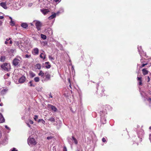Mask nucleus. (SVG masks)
<instances>
[{
  "instance_id": "20e7f679",
  "label": "nucleus",
  "mask_w": 151,
  "mask_h": 151,
  "mask_svg": "<svg viewBox=\"0 0 151 151\" xmlns=\"http://www.w3.org/2000/svg\"><path fill=\"white\" fill-rule=\"evenodd\" d=\"M35 25L38 31L40 30L41 27L42 26V24L41 22L38 21H36Z\"/></svg>"
},
{
  "instance_id": "f8f14e48",
  "label": "nucleus",
  "mask_w": 151,
  "mask_h": 151,
  "mask_svg": "<svg viewBox=\"0 0 151 151\" xmlns=\"http://www.w3.org/2000/svg\"><path fill=\"white\" fill-rule=\"evenodd\" d=\"M45 68L47 69H49L50 68L51 65L49 62H47L45 63Z\"/></svg>"
},
{
  "instance_id": "393cba45",
  "label": "nucleus",
  "mask_w": 151,
  "mask_h": 151,
  "mask_svg": "<svg viewBox=\"0 0 151 151\" xmlns=\"http://www.w3.org/2000/svg\"><path fill=\"white\" fill-rule=\"evenodd\" d=\"M42 122V123L43 124H45V121L42 119H40L38 121V122Z\"/></svg>"
},
{
  "instance_id": "a18cd8bd",
  "label": "nucleus",
  "mask_w": 151,
  "mask_h": 151,
  "mask_svg": "<svg viewBox=\"0 0 151 151\" xmlns=\"http://www.w3.org/2000/svg\"><path fill=\"white\" fill-rule=\"evenodd\" d=\"M27 126L29 127H31V126L30 125V124L28 123H27Z\"/></svg>"
},
{
  "instance_id": "c85d7f7f",
  "label": "nucleus",
  "mask_w": 151,
  "mask_h": 151,
  "mask_svg": "<svg viewBox=\"0 0 151 151\" xmlns=\"http://www.w3.org/2000/svg\"><path fill=\"white\" fill-rule=\"evenodd\" d=\"M49 59L51 60V61H52V60H54V58H53L51 56V55H49Z\"/></svg>"
},
{
  "instance_id": "4d7b16f0",
  "label": "nucleus",
  "mask_w": 151,
  "mask_h": 151,
  "mask_svg": "<svg viewBox=\"0 0 151 151\" xmlns=\"http://www.w3.org/2000/svg\"><path fill=\"white\" fill-rule=\"evenodd\" d=\"M6 127H7V126H6Z\"/></svg>"
},
{
  "instance_id": "de8ad7c7",
  "label": "nucleus",
  "mask_w": 151,
  "mask_h": 151,
  "mask_svg": "<svg viewBox=\"0 0 151 151\" xmlns=\"http://www.w3.org/2000/svg\"><path fill=\"white\" fill-rule=\"evenodd\" d=\"M3 105V104L2 103H1L0 104V106H2Z\"/></svg>"
},
{
  "instance_id": "e433bc0d",
  "label": "nucleus",
  "mask_w": 151,
  "mask_h": 151,
  "mask_svg": "<svg viewBox=\"0 0 151 151\" xmlns=\"http://www.w3.org/2000/svg\"><path fill=\"white\" fill-rule=\"evenodd\" d=\"M102 141L103 142H106V139L105 138L103 137L102 139Z\"/></svg>"
},
{
  "instance_id": "aec40b11",
  "label": "nucleus",
  "mask_w": 151,
  "mask_h": 151,
  "mask_svg": "<svg viewBox=\"0 0 151 151\" xmlns=\"http://www.w3.org/2000/svg\"><path fill=\"white\" fill-rule=\"evenodd\" d=\"M45 74V73H44L42 72V70H40L39 73H38V75L39 76H41V77H43Z\"/></svg>"
},
{
  "instance_id": "2eb2a0df",
  "label": "nucleus",
  "mask_w": 151,
  "mask_h": 151,
  "mask_svg": "<svg viewBox=\"0 0 151 151\" xmlns=\"http://www.w3.org/2000/svg\"><path fill=\"white\" fill-rule=\"evenodd\" d=\"M106 120L105 118L104 117H101V122L103 124L106 123Z\"/></svg>"
},
{
  "instance_id": "6ab92c4d",
  "label": "nucleus",
  "mask_w": 151,
  "mask_h": 151,
  "mask_svg": "<svg viewBox=\"0 0 151 151\" xmlns=\"http://www.w3.org/2000/svg\"><path fill=\"white\" fill-rule=\"evenodd\" d=\"M6 59V57L5 56H1L0 58V60L2 62H4Z\"/></svg>"
},
{
  "instance_id": "c756f323",
  "label": "nucleus",
  "mask_w": 151,
  "mask_h": 151,
  "mask_svg": "<svg viewBox=\"0 0 151 151\" xmlns=\"http://www.w3.org/2000/svg\"><path fill=\"white\" fill-rule=\"evenodd\" d=\"M10 75V73H7L6 74L4 77L5 78H7Z\"/></svg>"
},
{
  "instance_id": "f3484780",
  "label": "nucleus",
  "mask_w": 151,
  "mask_h": 151,
  "mask_svg": "<svg viewBox=\"0 0 151 151\" xmlns=\"http://www.w3.org/2000/svg\"><path fill=\"white\" fill-rule=\"evenodd\" d=\"M40 57L43 59V60H44L46 58V55L45 54H44L43 53H41L40 55Z\"/></svg>"
},
{
  "instance_id": "0eeeda50",
  "label": "nucleus",
  "mask_w": 151,
  "mask_h": 151,
  "mask_svg": "<svg viewBox=\"0 0 151 151\" xmlns=\"http://www.w3.org/2000/svg\"><path fill=\"white\" fill-rule=\"evenodd\" d=\"M137 80L139 81L138 84L139 86H143V83H142V78L137 77Z\"/></svg>"
},
{
  "instance_id": "6e6d98bb",
  "label": "nucleus",
  "mask_w": 151,
  "mask_h": 151,
  "mask_svg": "<svg viewBox=\"0 0 151 151\" xmlns=\"http://www.w3.org/2000/svg\"><path fill=\"white\" fill-rule=\"evenodd\" d=\"M149 129H151V127H149Z\"/></svg>"
},
{
  "instance_id": "f704fd0d",
  "label": "nucleus",
  "mask_w": 151,
  "mask_h": 151,
  "mask_svg": "<svg viewBox=\"0 0 151 151\" xmlns=\"http://www.w3.org/2000/svg\"><path fill=\"white\" fill-rule=\"evenodd\" d=\"M31 56V55H28L27 54L25 55V57L26 58H28L30 57Z\"/></svg>"
},
{
  "instance_id": "412c9836",
  "label": "nucleus",
  "mask_w": 151,
  "mask_h": 151,
  "mask_svg": "<svg viewBox=\"0 0 151 151\" xmlns=\"http://www.w3.org/2000/svg\"><path fill=\"white\" fill-rule=\"evenodd\" d=\"M35 67L37 69H41V65L40 64H37L36 65H35Z\"/></svg>"
},
{
  "instance_id": "1a4fd4ad",
  "label": "nucleus",
  "mask_w": 151,
  "mask_h": 151,
  "mask_svg": "<svg viewBox=\"0 0 151 151\" xmlns=\"http://www.w3.org/2000/svg\"><path fill=\"white\" fill-rule=\"evenodd\" d=\"M41 11L44 15L47 14L50 12V11L48 9H42L41 10Z\"/></svg>"
},
{
  "instance_id": "4be33fe9",
  "label": "nucleus",
  "mask_w": 151,
  "mask_h": 151,
  "mask_svg": "<svg viewBox=\"0 0 151 151\" xmlns=\"http://www.w3.org/2000/svg\"><path fill=\"white\" fill-rule=\"evenodd\" d=\"M72 138L73 140L74 141V142L75 144H76V145L77 144H78V141H77V139H76L74 136H72Z\"/></svg>"
},
{
  "instance_id": "a211bd4d",
  "label": "nucleus",
  "mask_w": 151,
  "mask_h": 151,
  "mask_svg": "<svg viewBox=\"0 0 151 151\" xmlns=\"http://www.w3.org/2000/svg\"><path fill=\"white\" fill-rule=\"evenodd\" d=\"M56 14L55 13H54L53 14H52L51 16H50L48 17V19H51L55 17H56Z\"/></svg>"
},
{
  "instance_id": "b1692460",
  "label": "nucleus",
  "mask_w": 151,
  "mask_h": 151,
  "mask_svg": "<svg viewBox=\"0 0 151 151\" xmlns=\"http://www.w3.org/2000/svg\"><path fill=\"white\" fill-rule=\"evenodd\" d=\"M35 81L36 82H38L40 81V78L38 77H36L34 78Z\"/></svg>"
},
{
  "instance_id": "bb28decb",
  "label": "nucleus",
  "mask_w": 151,
  "mask_h": 151,
  "mask_svg": "<svg viewBox=\"0 0 151 151\" xmlns=\"http://www.w3.org/2000/svg\"><path fill=\"white\" fill-rule=\"evenodd\" d=\"M49 120L51 122H55V119L53 117H51L49 118Z\"/></svg>"
},
{
  "instance_id": "a19ab883",
  "label": "nucleus",
  "mask_w": 151,
  "mask_h": 151,
  "mask_svg": "<svg viewBox=\"0 0 151 151\" xmlns=\"http://www.w3.org/2000/svg\"><path fill=\"white\" fill-rule=\"evenodd\" d=\"M11 39V38H9L8 39H6V41H8L9 40H10Z\"/></svg>"
},
{
  "instance_id": "6e6552de",
  "label": "nucleus",
  "mask_w": 151,
  "mask_h": 151,
  "mask_svg": "<svg viewBox=\"0 0 151 151\" xmlns=\"http://www.w3.org/2000/svg\"><path fill=\"white\" fill-rule=\"evenodd\" d=\"M49 105L50 106V107L52 111L55 112H56L57 111L58 109L55 106L51 105Z\"/></svg>"
},
{
  "instance_id": "cd10ccee",
  "label": "nucleus",
  "mask_w": 151,
  "mask_h": 151,
  "mask_svg": "<svg viewBox=\"0 0 151 151\" xmlns=\"http://www.w3.org/2000/svg\"><path fill=\"white\" fill-rule=\"evenodd\" d=\"M30 76H31L32 77H33L35 76V73L33 72H31L30 73Z\"/></svg>"
},
{
  "instance_id": "f03ea898",
  "label": "nucleus",
  "mask_w": 151,
  "mask_h": 151,
  "mask_svg": "<svg viewBox=\"0 0 151 151\" xmlns=\"http://www.w3.org/2000/svg\"><path fill=\"white\" fill-rule=\"evenodd\" d=\"M1 68L5 70L9 71L11 69V66L10 64L7 63H4L1 66Z\"/></svg>"
},
{
  "instance_id": "603ef678",
  "label": "nucleus",
  "mask_w": 151,
  "mask_h": 151,
  "mask_svg": "<svg viewBox=\"0 0 151 151\" xmlns=\"http://www.w3.org/2000/svg\"><path fill=\"white\" fill-rule=\"evenodd\" d=\"M9 18L11 19V20H12V18L11 17H10Z\"/></svg>"
},
{
  "instance_id": "ea45409f",
  "label": "nucleus",
  "mask_w": 151,
  "mask_h": 151,
  "mask_svg": "<svg viewBox=\"0 0 151 151\" xmlns=\"http://www.w3.org/2000/svg\"><path fill=\"white\" fill-rule=\"evenodd\" d=\"M145 66V63H143L141 65V67H144Z\"/></svg>"
},
{
  "instance_id": "39448f33",
  "label": "nucleus",
  "mask_w": 151,
  "mask_h": 151,
  "mask_svg": "<svg viewBox=\"0 0 151 151\" xmlns=\"http://www.w3.org/2000/svg\"><path fill=\"white\" fill-rule=\"evenodd\" d=\"M39 50L37 48H34L32 51V53L34 55H38L39 54Z\"/></svg>"
},
{
  "instance_id": "79ce46f5",
  "label": "nucleus",
  "mask_w": 151,
  "mask_h": 151,
  "mask_svg": "<svg viewBox=\"0 0 151 151\" xmlns=\"http://www.w3.org/2000/svg\"><path fill=\"white\" fill-rule=\"evenodd\" d=\"M49 95L50 97H51L52 98V96L51 95V93H50V94Z\"/></svg>"
},
{
  "instance_id": "49530a36",
  "label": "nucleus",
  "mask_w": 151,
  "mask_h": 151,
  "mask_svg": "<svg viewBox=\"0 0 151 151\" xmlns=\"http://www.w3.org/2000/svg\"><path fill=\"white\" fill-rule=\"evenodd\" d=\"M54 1L55 2H57L58 1H59V0H54Z\"/></svg>"
},
{
  "instance_id": "3c124183",
  "label": "nucleus",
  "mask_w": 151,
  "mask_h": 151,
  "mask_svg": "<svg viewBox=\"0 0 151 151\" xmlns=\"http://www.w3.org/2000/svg\"><path fill=\"white\" fill-rule=\"evenodd\" d=\"M32 5V3H30L29 4V5L30 6H31Z\"/></svg>"
},
{
  "instance_id": "5701e85b",
  "label": "nucleus",
  "mask_w": 151,
  "mask_h": 151,
  "mask_svg": "<svg viewBox=\"0 0 151 151\" xmlns=\"http://www.w3.org/2000/svg\"><path fill=\"white\" fill-rule=\"evenodd\" d=\"M41 38L44 40H45L46 39V36L44 35L41 34Z\"/></svg>"
},
{
  "instance_id": "9b49d317",
  "label": "nucleus",
  "mask_w": 151,
  "mask_h": 151,
  "mask_svg": "<svg viewBox=\"0 0 151 151\" xmlns=\"http://www.w3.org/2000/svg\"><path fill=\"white\" fill-rule=\"evenodd\" d=\"M45 77L47 79V80H50V75L47 72H46L45 73Z\"/></svg>"
},
{
  "instance_id": "37998d69",
  "label": "nucleus",
  "mask_w": 151,
  "mask_h": 151,
  "mask_svg": "<svg viewBox=\"0 0 151 151\" xmlns=\"http://www.w3.org/2000/svg\"><path fill=\"white\" fill-rule=\"evenodd\" d=\"M68 80L69 82L70 83V79L69 78L68 79ZM69 86H70V88H71V85H70H70H69Z\"/></svg>"
},
{
  "instance_id": "4468645a",
  "label": "nucleus",
  "mask_w": 151,
  "mask_h": 151,
  "mask_svg": "<svg viewBox=\"0 0 151 151\" xmlns=\"http://www.w3.org/2000/svg\"><path fill=\"white\" fill-rule=\"evenodd\" d=\"M0 5L4 9H7V7L6 6V4L5 2H2L1 3Z\"/></svg>"
},
{
  "instance_id": "c03bdc74",
  "label": "nucleus",
  "mask_w": 151,
  "mask_h": 151,
  "mask_svg": "<svg viewBox=\"0 0 151 151\" xmlns=\"http://www.w3.org/2000/svg\"><path fill=\"white\" fill-rule=\"evenodd\" d=\"M4 18V17L3 16H0V19H2Z\"/></svg>"
},
{
  "instance_id": "09e8293b",
  "label": "nucleus",
  "mask_w": 151,
  "mask_h": 151,
  "mask_svg": "<svg viewBox=\"0 0 151 151\" xmlns=\"http://www.w3.org/2000/svg\"><path fill=\"white\" fill-rule=\"evenodd\" d=\"M8 42L7 41H5V44H8Z\"/></svg>"
},
{
  "instance_id": "58836bf2",
  "label": "nucleus",
  "mask_w": 151,
  "mask_h": 151,
  "mask_svg": "<svg viewBox=\"0 0 151 151\" xmlns=\"http://www.w3.org/2000/svg\"><path fill=\"white\" fill-rule=\"evenodd\" d=\"M147 78H148L147 82H149L150 81V77H149V76H148L147 77Z\"/></svg>"
},
{
  "instance_id": "2f4dec72",
  "label": "nucleus",
  "mask_w": 151,
  "mask_h": 151,
  "mask_svg": "<svg viewBox=\"0 0 151 151\" xmlns=\"http://www.w3.org/2000/svg\"><path fill=\"white\" fill-rule=\"evenodd\" d=\"M32 81H30L29 82V83L30 84V86H31V87H32V86L35 87V85H33L32 83Z\"/></svg>"
},
{
  "instance_id": "a878e982",
  "label": "nucleus",
  "mask_w": 151,
  "mask_h": 151,
  "mask_svg": "<svg viewBox=\"0 0 151 151\" xmlns=\"http://www.w3.org/2000/svg\"><path fill=\"white\" fill-rule=\"evenodd\" d=\"M10 24L12 26H14L15 25V23L14 21H13L12 20H11L10 22Z\"/></svg>"
},
{
  "instance_id": "7ed1b4c3",
  "label": "nucleus",
  "mask_w": 151,
  "mask_h": 151,
  "mask_svg": "<svg viewBox=\"0 0 151 151\" xmlns=\"http://www.w3.org/2000/svg\"><path fill=\"white\" fill-rule=\"evenodd\" d=\"M28 144H30L34 145H36L37 142L34 138H29L28 139Z\"/></svg>"
},
{
  "instance_id": "423d86ee",
  "label": "nucleus",
  "mask_w": 151,
  "mask_h": 151,
  "mask_svg": "<svg viewBox=\"0 0 151 151\" xmlns=\"http://www.w3.org/2000/svg\"><path fill=\"white\" fill-rule=\"evenodd\" d=\"M26 79L25 76H22L19 79V82L20 83H23L25 81Z\"/></svg>"
},
{
  "instance_id": "dca6fc26",
  "label": "nucleus",
  "mask_w": 151,
  "mask_h": 151,
  "mask_svg": "<svg viewBox=\"0 0 151 151\" xmlns=\"http://www.w3.org/2000/svg\"><path fill=\"white\" fill-rule=\"evenodd\" d=\"M21 26L24 28H26L28 26L27 24L26 23H23L21 24Z\"/></svg>"
},
{
  "instance_id": "864d4df0",
  "label": "nucleus",
  "mask_w": 151,
  "mask_h": 151,
  "mask_svg": "<svg viewBox=\"0 0 151 151\" xmlns=\"http://www.w3.org/2000/svg\"><path fill=\"white\" fill-rule=\"evenodd\" d=\"M145 65H147L148 64V63H145Z\"/></svg>"
},
{
  "instance_id": "72a5a7b5",
  "label": "nucleus",
  "mask_w": 151,
  "mask_h": 151,
  "mask_svg": "<svg viewBox=\"0 0 151 151\" xmlns=\"http://www.w3.org/2000/svg\"><path fill=\"white\" fill-rule=\"evenodd\" d=\"M10 151H18V150H16L15 148H13L12 150H10Z\"/></svg>"
},
{
  "instance_id": "8fccbe9b",
  "label": "nucleus",
  "mask_w": 151,
  "mask_h": 151,
  "mask_svg": "<svg viewBox=\"0 0 151 151\" xmlns=\"http://www.w3.org/2000/svg\"><path fill=\"white\" fill-rule=\"evenodd\" d=\"M9 42L10 44H12V40H10Z\"/></svg>"
},
{
  "instance_id": "7c9ffc66",
  "label": "nucleus",
  "mask_w": 151,
  "mask_h": 151,
  "mask_svg": "<svg viewBox=\"0 0 151 151\" xmlns=\"http://www.w3.org/2000/svg\"><path fill=\"white\" fill-rule=\"evenodd\" d=\"M38 118V116L37 115H35L34 116V119L35 121H37V119Z\"/></svg>"
},
{
  "instance_id": "f257e3e1",
  "label": "nucleus",
  "mask_w": 151,
  "mask_h": 151,
  "mask_svg": "<svg viewBox=\"0 0 151 151\" xmlns=\"http://www.w3.org/2000/svg\"><path fill=\"white\" fill-rule=\"evenodd\" d=\"M22 58L19 56H17L14 58L13 61V65L16 66L18 65L21 62Z\"/></svg>"
},
{
  "instance_id": "5fc2aeb1",
  "label": "nucleus",
  "mask_w": 151,
  "mask_h": 151,
  "mask_svg": "<svg viewBox=\"0 0 151 151\" xmlns=\"http://www.w3.org/2000/svg\"><path fill=\"white\" fill-rule=\"evenodd\" d=\"M105 91V90H104V89H103V90L102 91V92H104V91Z\"/></svg>"
},
{
  "instance_id": "9d476101",
  "label": "nucleus",
  "mask_w": 151,
  "mask_h": 151,
  "mask_svg": "<svg viewBox=\"0 0 151 151\" xmlns=\"http://www.w3.org/2000/svg\"><path fill=\"white\" fill-rule=\"evenodd\" d=\"M5 119L3 117L1 113H0V123H2L4 122Z\"/></svg>"
},
{
  "instance_id": "473e14b6",
  "label": "nucleus",
  "mask_w": 151,
  "mask_h": 151,
  "mask_svg": "<svg viewBox=\"0 0 151 151\" xmlns=\"http://www.w3.org/2000/svg\"><path fill=\"white\" fill-rule=\"evenodd\" d=\"M29 122L31 124H33V122L32 120H30V119H29Z\"/></svg>"
},
{
  "instance_id": "4c0bfd02",
  "label": "nucleus",
  "mask_w": 151,
  "mask_h": 151,
  "mask_svg": "<svg viewBox=\"0 0 151 151\" xmlns=\"http://www.w3.org/2000/svg\"><path fill=\"white\" fill-rule=\"evenodd\" d=\"M63 151H67V149L65 146L64 147Z\"/></svg>"
},
{
  "instance_id": "ddd939ff",
  "label": "nucleus",
  "mask_w": 151,
  "mask_h": 151,
  "mask_svg": "<svg viewBox=\"0 0 151 151\" xmlns=\"http://www.w3.org/2000/svg\"><path fill=\"white\" fill-rule=\"evenodd\" d=\"M142 73L144 75H145L148 73V71L146 68H144L142 70Z\"/></svg>"
},
{
  "instance_id": "c9c22d12",
  "label": "nucleus",
  "mask_w": 151,
  "mask_h": 151,
  "mask_svg": "<svg viewBox=\"0 0 151 151\" xmlns=\"http://www.w3.org/2000/svg\"><path fill=\"white\" fill-rule=\"evenodd\" d=\"M53 138L52 137H47V139L48 140L52 139Z\"/></svg>"
},
{
  "instance_id": "13d9d810",
  "label": "nucleus",
  "mask_w": 151,
  "mask_h": 151,
  "mask_svg": "<svg viewBox=\"0 0 151 151\" xmlns=\"http://www.w3.org/2000/svg\"><path fill=\"white\" fill-rule=\"evenodd\" d=\"M6 127H7V126H6Z\"/></svg>"
}]
</instances>
